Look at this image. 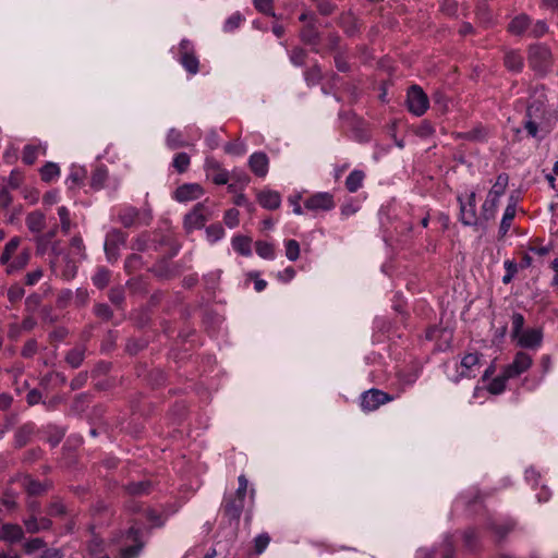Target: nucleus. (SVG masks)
Returning <instances> with one entry per match:
<instances>
[{
    "label": "nucleus",
    "instance_id": "51",
    "mask_svg": "<svg viewBox=\"0 0 558 558\" xmlns=\"http://www.w3.org/2000/svg\"><path fill=\"white\" fill-rule=\"evenodd\" d=\"M255 8L264 14L275 15L272 12V0H253Z\"/></svg>",
    "mask_w": 558,
    "mask_h": 558
},
{
    "label": "nucleus",
    "instance_id": "59",
    "mask_svg": "<svg viewBox=\"0 0 558 558\" xmlns=\"http://www.w3.org/2000/svg\"><path fill=\"white\" fill-rule=\"evenodd\" d=\"M238 481H239V487L234 495H236V497L244 499L245 495H246L248 482L244 475H240Z\"/></svg>",
    "mask_w": 558,
    "mask_h": 558
},
{
    "label": "nucleus",
    "instance_id": "15",
    "mask_svg": "<svg viewBox=\"0 0 558 558\" xmlns=\"http://www.w3.org/2000/svg\"><path fill=\"white\" fill-rule=\"evenodd\" d=\"M244 507V499L231 495L225 499L223 511L232 520H239Z\"/></svg>",
    "mask_w": 558,
    "mask_h": 558
},
{
    "label": "nucleus",
    "instance_id": "42",
    "mask_svg": "<svg viewBox=\"0 0 558 558\" xmlns=\"http://www.w3.org/2000/svg\"><path fill=\"white\" fill-rule=\"evenodd\" d=\"M530 27V36L534 38H541L545 36L549 31L547 23L543 20L536 21L533 25L531 24Z\"/></svg>",
    "mask_w": 558,
    "mask_h": 558
},
{
    "label": "nucleus",
    "instance_id": "54",
    "mask_svg": "<svg viewBox=\"0 0 558 558\" xmlns=\"http://www.w3.org/2000/svg\"><path fill=\"white\" fill-rule=\"evenodd\" d=\"M35 243H36L37 254L44 255L48 251L49 245L51 244V241H48L43 235L38 234L35 238Z\"/></svg>",
    "mask_w": 558,
    "mask_h": 558
},
{
    "label": "nucleus",
    "instance_id": "61",
    "mask_svg": "<svg viewBox=\"0 0 558 558\" xmlns=\"http://www.w3.org/2000/svg\"><path fill=\"white\" fill-rule=\"evenodd\" d=\"M241 21L242 19L239 14L231 15L225 23V31L230 32L235 29L240 25Z\"/></svg>",
    "mask_w": 558,
    "mask_h": 558
},
{
    "label": "nucleus",
    "instance_id": "10",
    "mask_svg": "<svg viewBox=\"0 0 558 558\" xmlns=\"http://www.w3.org/2000/svg\"><path fill=\"white\" fill-rule=\"evenodd\" d=\"M206 174L215 184L222 185L229 181V172L213 157H207L204 165Z\"/></svg>",
    "mask_w": 558,
    "mask_h": 558
},
{
    "label": "nucleus",
    "instance_id": "35",
    "mask_svg": "<svg viewBox=\"0 0 558 558\" xmlns=\"http://www.w3.org/2000/svg\"><path fill=\"white\" fill-rule=\"evenodd\" d=\"M40 149V146L26 145L23 149V162L26 165H33L37 159Z\"/></svg>",
    "mask_w": 558,
    "mask_h": 558
},
{
    "label": "nucleus",
    "instance_id": "24",
    "mask_svg": "<svg viewBox=\"0 0 558 558\" xmlns=\"http://www.w3.org/2000/svg\"><path fill=\"white\" fill-rule=\"evenodd\" d=\"M166 144L170 149L187 147L190 144L184 140L181 131L172 128L168 131Z\"/></svg>",
    "mask_w": 558,
    "mask_h": 558
},
{
    "label": "nucleus",
    "instance_id": "1",
    "mask_svg": "<svg viewBox=\"0 0 558 558\" xmlns=\"http://www.w3.org/2000/svg\"><path fill=\"white\" fill-rule=\"evenodd\" d=\"M547 96L544 87L534 89L532 100L529 102L525 114L524 129L531 137H537L539 125L545 119Z\"/></svg>",
    "mask_w": 558,
    "mask_h": 558
},
{
    "label": "nucleus",
    "instance_id": "8",
    "mask_svg": "<svg viewBox=\"0 0 558 558\" xmlns=\"http://www.w3.org/2000/svg\"><path fill=\"white\" fill-rule=\"evenodd\" d=\"M180 63L191 74H196L198 71V60L194 56L192 43L187 39L180 43Z\"/></svg>",
    "mask_w": 558,
    "mask_h": 558
},
{
    "label": "nucleus",
    "instance_id": "52",
    "mask_svg": "<svg viewBox=\"0 0 558 558\" xmlns=\"http://www.w3.org/2000/svg\"><path fill=\"white\" fill-rule=\"evenodd\" d=\"M45 543L41 538L36 537L24 544V549L27 554H32L37 551L44 547Z\"/></svg>",
    "mask_w": 558,
    "mask_h": 558
},
{
    "label": "nucleus",
    "instance_id": "33",
    "mask_svg": "<svg viewBox=\"0 0 558 558\" xmlns=\"http://www.w3.org/2000/svg\"><path fill=\"white\" fill-rule=\"evenodd\" d=\"M510 379V377H506V371L504 369L502 374L494 378L488 385V391L493 395L501 393L506 388V381Z\"/></svg>",
    "mask_w": 558,
    "mask_h": 558
},
{
    "label": "nucleus",
    "instance_id": "30",
    "mask_svg": "<svg viewBox=\"0 0 558 558\" xmlns=\"http://www.w3.org/2000/svg\"><path fill=\"white\" fill-rule=\"evenodd\" d=\"M20 238L19 236H14L4 246V250H3V253L0 257V262L1 264H9L12 255L14 254V252L17 250L19 245H20Z\"/></svg>",
    "mask_w": 558,
    "mask_h": 558
},
{
    "label": "nucleus",
    "instance_id": "26",
    "mask_svg": "<svg viewBox=\"0 0 558 558\" xmlns=\"http://www.w3.org/2000/svg\"><path fill=\"white\" fill-rule=\"evenodd\" d=\"M365 173L362 170H353L345 179V187L349 192H356L363 184Z\"/></svg>",
    "mask_w": 558,
    "mask_h": 558
},
{
    "label": "nucleus",
    "instance_id": "23",
    "mask_svg": "<svg viewBox=\"0 0 558 558\" xmlns=\"http://www.w3.org/2000/svg\"><path fill=\"white\" fill-rule=\"evenodd\" d=\"M23 534L22 527L17 524H3L0 529V536L9 543L19 542L22 539Z\"/></svg>",
    "mask_w": 558,
    "mask_h": 558
},
{
    "label": "nucleus",
    "instance_id": "13",
    "mask_svg": "<svg viewBox=\"0 0 558 558\" xmlns=\"http://www.w3.org/2000/svg\"><path fill=\"white\" fill-rule=\"evenodd\" d=\"M304 206L306 209L313 211L330 210L335 207V202L329 193H317L308 197L305 201Z\"/></svg>",
    "mask_w": 558,
    "mask_h": 558
},
{
    "label": "nucleus",
    "instance_id": "58",
    "mask_svg": "<svg viewBox=\"0 0 558 558\" xmlns=\"http://www.w3.org/2000/svg\"><path fill=\"white\" fill-rule=\"evenodd\" d=\"M95 314L104 319H109L111 317V310L107 304H97L95 305Z\"/></svg>",
    "mask_w": 558,
    "mask_h": 558
},
{
    "label": "nucleus",
    "instance_id": "57",
    "mask_svg": "<svg viewBox=\"0 0 558 558\" xmlns=\"http://www.w3.org/2000/svg\"><path fill=\"white\" fill-rule=\"evenodd\" d=\"M65 513V507L61 501H54L50 505L48 514L51 517H60Z\"/></svg>",
    "mask_w": 558,
    "mask_h": 558
},
{
    "label": "nucleus",
    "instance_id": "5",
    "mask_svg": "<svg viewBox=\"0 0 558 558\" xmlns=\"http://www.w3.org/2000/svg\"><path fill=\"white\" fill-rule=\"evenodd\" d=\"M393 398L379 389H369L361 397V408L371 412L377 410L380 405L392 401Z\"/></svg>",
    "mask_w": 558,
    "mask_h": 558
},
{
    "label": "nucleus",
    "instance_id": "38",
    "mask_svg": "<svg viewBox=\"0 0 558 558\" xmlns=\"http://www.w3.org/2000/svg\"><path fill=\"white\" fill-rule=\"evenodd\" d=\"M523 326H524L523 315L520 313H514L511 316V337H512V339L517 338L518 336H520V333L522 331H524Z\"/></svg>",
    "mask_w": 558,
    "mask_h": 558
},
{
    "label": "nucleus",
    "instance_id": "37",
    "mask_svg": "<svg viewBox=\"0 0 558 558\" xmlns=\"http://www.w3.org/2000/svg\"><path fill=\"white\" fill-rule=\"evenodd\" d=\"M256 253L265 259H274L275 258V250L270 243L258 241L256 242Z\"/></svg>",
    "mask_w": 558,
    "mask_h": 558
},
{
    "label": "nucleus",
    "instance_id": "22",
    "mask_svg": "<svg viewBox=\"0 0 558 558\" xmlns=\"http://www.w3.org/2000/svg\"><path fill=\"white\" fill-rule=\"evenodd\" d=\"M500 198L487 194L481 207V218L489 221L495 218Z\"/></svg>",
    "mask_w": 558,
    "mask_h": 558
},
{
    "label": "nucleus",
    "instance_id": "53",
    "mask_svg": "<svg viewBox=\"0 0 558 558\" xmlns=\"http://www.w3.org/2000/svg\"><path fill=\"white\" fill-rule=\"evenodd\" d=\"M128 490L132 495L145 494L148 492V483L147 482L131 483L128 486Z\"/></svg>",
    "mask_w": 558,
    "mask_h": 558
},
{
    "label": "nucleus",
    "instance_id": "47",
    "mask_svg": "<svg viewBox=\"0 0 558 558\" xmlns=\"http://www.w3.org/2000/svg\"><path fill=\"white\" fill-rule=\"evenodd\" d=\"M25 294V290L20 284H13L8 290V298L10 302L15 303L20 301Z\"/></svg>",
    "mask_w": 558,
    "mask_h": 558
},
{
    "label": "nucleus",
    "instance_id": "16",
    "mask_svg": "<svg viewBox=\"0 0 558 558\" xmlns=\"http://www.w3.org/2000/svg\"><path fill=\"white\" fill-rule=\"evenodd\" d=\"M251 170L258 177H265L268 172L269 159L264 153H254L248 159Z\"/></svg>",
    "mask_w": 558,
    "mask_h": 558
},
{
    "label": "nucleus",
    "instance_id": "46",
    "mask_svg": "<svg viewBox=\"0 0 558 558\" xmlns=\"http://www.w3.org/2000/svg\"><path fill=\"white\" fill-rule=\"evenodd\" d=\"M225 150L227 154L234 155V156H242L246 151L245 144L236 141L234 143H228L225 146Z\"/></svg>",
    "mask_w": 558,
    "mask_h": 558
},
{
    "label": "nucleus",
    "instance_id": "2",
    "mask_svg": "<svg viewBox=\"0 0 558 558\" xmlns=\"http://www.w3.org/2000/svg\"><path fill=\"white\" fill-rule=\"evenodd\" d=\"M530 66L539 73H546L554 63L551 50L545 44H534L529 48Z\"/></svg>",
    "mask_w": 558,
    "mask_h": 558
},
{
    "label": "nucleus",
    "instance_id": "25",
    "mask_svg": "<svg viewBox=\"0 0 558 558\" xmlns=\"http://www.w3.org/2000/svg\"><path fill=\"white\" fill-rule=\"evenodd\" d=\"M505 65L508 70L520 72L523 68V57L519 51L510 50L505 53Z\"/></svg>",
    "mask_w": 558,
    "mask_h": 558
},
{
    "label": "nucleus",
    "instance_id": "32",
    "mask_svg": "<svg viewBox=\"0 0 558 558\" xmlns=\"http://www.w3.org/2000/svg\"><path fill=\"white\" fill-rule=\"evenodd\" d=\"M234 251L241 255L248 256L251 254V241L245 236H234L232 240Z\"/></svg>",
    "mask_w": 558,
    "mask_h": 558
},
{
    "label": "nucleus",
    "instance_id": "60",
    "mask_svg": "<svg viewBox=\"0 0 558 558\" xmlns=\"http://www.w3.org/2000/svg\"><path fill=\"white\" fill-rule=\"evenodd\" d=\"M19 185L20 178L14 172H11V174L7 179H4L2 183V186H8L11 191L17 189Z\"/></svg>",
    "mask_w": 558,
    "mask_h": 558
},
{
    "label": "nucleus",
    "instance_id": "39",
    "mask_svg": "<svg viewBox=\"0 0 558 558\" xmlns=\"http://www.w3.org/2000/svg\"><path fill=\"white\" fill-rule=\"evenodd\" d=\"M172 166L180 173H183L187 170L190 166V156L186 153H179L173 158Z\"/></svg>",
    "mask_w": 558,
    "mask_h": 558
},
{
    "label": "nucleus",
    "instance_id": "17",
    "mask_svg": "<svg viewBox=\"0 0 558 558\" xmlns=\"http://www.w3.org/2000/svg\"><path fill=\"white\" fill-rule=\"evenodd\" d=\"M515 214H517V202H515V199H513V197H511L505 211H504V215H502V218L500 221V227H499L500 236H505L508 233V231L512 225V221L515 217Z\"/></svg>",
    "mask_w": 558,
    "mask_h": 558
},
{
    "label": "nucleus",
    "instance_id": "18",
    "mask_svg": "<svg viewBox=\"0 0 558 558\" xmlns=\"http://www.w3.org/2000/svg\"><path fill=\"white\" fill-rule=\"evenodd\" d=\"M257 201L262 207L269 210L279 208L281 204L280 194L270 190L259 192L257 195Z\"/></svg>",
    "mask_w": 558,
    "mask_h": 558
},
{
    "label": "nucleus",
    "instance_id": "20",
    "mask_svg": "<svg viewBox=\"0 0 558 558\" xmlns=\"http://www.w3.org/2000/svg\"><path fill=\"white\" fill-rule=\"evenodd\" d=\"M531 22L532 21L529 15H526L524 13L519 14L510 21V23L508 25V31L512 35L520 36L522 34H524V32H526L530 28Z\"/></svg>",
    "mask_w": 558,
    "mask_h": 558
},
{
    "label": "nucleus",
    "instance_id": "31",
    "mask_svg": "<svg viewBox=\"0 0 558 558\" xmlns=\"http://www.w3.org/2000/svg\"><path fill=\"white\" fill-rule=\"evenodd\" d=\"M29 260V252L23 251L13 262L7 266V272L12 274L19 269L24 268Z\"/></svg>",
    "mask_w": 558,
    "mask_h": 558
},
{
    "label": "nucleus",
    "instance_id": "48",
    "mask_svg": "<svg viewBox=\"0 0 558 558\" xmlns=\"http://www.w3.org/2000/svg\"><path fill=\"white\" fill-rule=\"evenodd\" d=\"M223 221L229 228H235L239 225V210L234 208L227 210Z\"/></svg>",
    "mask_w": 558,
    "mask_h": 558
},
{
    "label": "nucleus",
    "instance_id": "28",
    "mask_svg": "<svg viewBox=\"0 0 558 558\" xmlns=\"http://www.w3.org/2000/svg\"><path fill=\"white\" fill-rule=\"evenodd\" d=\"M508 180H509V178L507 174H505V173L499 174L496 179L495 184L489 190L488 194L500 198L506 192V189L508 185Z\"/></svg>",
    "mask_w": 558,
    "mask_h": 558
},
{
    "label": "nucleus",
    "instance_id": "9",
    "mask_svg": "<svg viewBox=\"0 0 558 558\" xmlns=\"http://www.w3.org/2000/svg\"><path fill=\"white\" fill-rule=\"evenodd\" d=\"M203 195L204 189L198 183H185L179 186L173 193L174 199L179 203L195 201L201 198Z\"/></svg>",
    "mask_w": 558,
    "mask_h": 558
},
{
    "label": "nucleus",
    "instance_id": "44",
    "mask_svg": "<svg viewBox=\"0 0 558 558\" xmlns=\"http://www.w3.org/2000/svg\"><path fill=\"white\" fill-rule=\"evenodd\" d=\"M58 216L60 218L61 230L63 233L68 234L71 229V219L70 211L65 206H61L58 208Z\"/></svg>",
    "mask_w": 558,
    "mask_h": 558
},
{
    "label": "nucleus",
    "instance_id": "29",
    "mask_svg": "<svg viewBox=\"0 0 558 558\" xmlns=\"http://www.w3.org/2000/svg\"><path fill=\"white\" fill-rule=\"evenodd\" d=\"M85 355V349L83 347H76L70 350L65 356L66 362L74 368L78 367Z\"/></svg>",
    "mask_w": 558,
    "mask_h": 558
},
{
    "label": "nucleus",
    "instance_id": "41",
    "mask_svg": "<svg viewBox=\"0 0 558 558\" xmlns=\"http://www.w3.org/2000/svg\"><path fill=\"white\" fill-rule=\"evenodd\" d=\"M286 256L289 260L294 262L300 256V244L295 240H288L284 243Z\"/></svg>",
    "mask_w": 558,
    "mask_h": 558
},
{
    "label": "nucleus",
    "instance_id": "63",
    "mask_svg": "<svg viewBox=\"0 0 558 558\" xmlns=\"http://www.w3.org/2000/svg\"><path fill=\"white\" fill-rule=\"evenodd\" d=\"M233 203L236 205V206H244L246 207L250 211H252L254 209V206L248 202V199L246 198V196L242 193L238 194L235 197H234V201Z\"/></svg>",
    "mask_w": 558,
    "mask_h": 558
},
{
    "label": "nucleus",
    "instance_id": "62",
    "mask_svg": "<svg viewBox=\"0 0 558 558\" xmlns=\"http://www.w3.org/2000/svg\"><path fill=\"white\" fill-rule=\"evenodd\" d=\"M43 277V270L41 269H36L34 271H31L26 275L25 277V282L26 284L28 286H34L35 283H37Z\"/></svg>",
    "mask_w": 558,
    "mask_h": 558
},
{
    "label": "nucleus",
    "instance_id": "21",
    "mask_svg": "<svg viewBox=\"0 0 558 558\" xmlns=\"http://www.w3.org/2000/svg\"><path fill=\"white\" fill-rule=\"evenodd\" d=\"M86 257L85 246L81 236L72 238L70 242V253L68 258V263H76Z\"/></svg>",
    "mask_w": 558,
    "mask_h": 558
},
{
    "label": "nucleus",
    "instance_id": "49",
    "mask_svg": "<svg viewBox=\"0 0 558 558\" xmlns=\"http://www.w3.org/2000/svg\"><path fill=\"white\" fill-rule=\"evenodd\" d=\"M270 542V537L267 533L259 534L255 537L254 544H255V551L257 554H262L268 546Z\"/></svg>",
    "mask_w": 558,
    "mask_h": 558
},
{
    "label": "nucleus",
    "instance_id": "6",
    "mask_svg": "<svg viewBox=\"0 0 558 558\" xmlns=\"http://www.w3.org/2000/svg\"><path fill=\"white\" fill-rule=\"evenodd\" d=\"M460 203V220L464 226H475L477 222L476 216V195L475 192H471L468 195V199L463 201L462 197H458Z\"/></svg>",
    "mask_w": 558,
    "mask_h": 558
},
{
    "label": "nucleus",
    "instance_id": "3",
    "mask_svg": "<svg viewBox=\"0 0 558 558\" xmlns=\"http://www.w3.org/2000/svg\"><path fill=\"white\" fill-rule=\"evenodd\" d=\"M407 105L411 113L415 114L416 117H421L428 109L429 101L423 89L417 85H413L408 90Z\"/></svg>",
    "mask_w": 558,
    "mask_h": 558
},
{
    "label": "nucleus",
    "instance_id": "55",
    "mask_svg": "<svg viewBox=\"0 0 558 558\" xmlns=\"http://www.w3.org/2000/svg\"><path fill=\"white\" fill-rule=\"evenodd\" d=\"M12 203L11 190L8 186H1L0 190V206L7 208Z\"/></svg>",
    "mask_w": 558,
    "mask_h": 558
},
{
    "label": "nucleus",
    "instance_id": "7",
    "mask_svg": "<svg viewBox=\"0 0 558 558\" xmlns=\"http://www.w3.org/2000/svg\"><path fill=\"white\" fill-rule=\"evenodd\" d=\"M533 363V357L523 351H519L512 363L505 367L506 377L515 378L526 372Z\"/></svg>",
    "mask_w": 558,
    "mask_h": 558
},
{
    "label": "nucleus",
    "instance_id": "50",
    "mask_svg": "<svg viewBox=\"0 0 558 558\" xmlns=\"http://www.w3.org/2000/svg\"><path fill=\"white\" fill-rule=\"evenodd\" d=\"M102 539L94 535L88 542V551L90 553V555L98 556L99 554L102 553Z\"/></svg>",
    "mask_w": 558,
    "mask_h": 558
},
{
    "label": "nucleus",
    "instance_id": "19",
    "mask_svg": "<svg viewBox=\"0 0 558 558\" xmlns=\"http://www.w3.org/2000/svg\"><path fill=\"white\" fill-rule=\"evenodd\" d=\"M25 222L28 230L38 235L41 234V231L46 226V216L41 211L35 210L26 216Z\"/></svg>",
    "mask_w": 558,
    "mask_h": 558
},
{
    "label": "nucleus",
    "instance_id": "45",
    "mask_svg": "<svg viewBox=\"0 0 558 558\" xmlns=\"http://www.w3.org/2000/svg\"><path fill=\"white\" fill-rule=\"evenodd\" d=\"M23 485H24L25 489L27 490V493L31 495H38L46 489L45 486L40 482H37L31 477H26L24 480Z\"/></svg>",
    "mask_w": 558,
    "mask_h": 558
},
{
    "label": "nucleus",
    "instance_id": "43",
    "mask_svg": "<svg viewBox=\"0 0 558 558\" xmlns=\"http://www.w3.org/2000/svg\"><path fill=\"white\" fill-rule=\"evenodd\" d=\"M108 177V172L106 169L98 168L93 172L92 175V186L96 190H99L104 186Z\"/></svg>",
    "mask_w": 558,
    "mask_h": 558
},
{
    "label": "nucleus",
    "instance_id": "36",
    "mask_svg": "<svg viewBox=\"0 0 558 558\" xmlns=\"http://www.w3.org/2000/svg\"><path fill=\"white\" fill-rule=\"evenodd\" d=\"M40 173L44 181L50 182L59 175L60 169L56 163L48 162L41 168Z\"/></svg>",
    "mask_w": 558,
    "mask_h": 558
},
{
    "label": "nucleus",
    "instance_id": "40",
    "mask_svg": "<svg viewBox=\"0 0 558 558\" xmlns=\"http://www.w3.org/2000/svg\"><path fill=\"white\" fill-rule=\"evenodd\" d=\"M207 240L211 243L219 241L225 235V230L221 225H210L206 229Z\"/></svg>",
    "mask_w": 558,
    "mask_h": 558
},
{
    "label": "nucleus",
    "instance_id": "27",
    "mask_svg": "<svg viewBox=\"0 0 558 558\" xmlns=\"http://www.w3.org/2000/svg\"><path fill=\"white\" fill-rule=\"evenodd\" d=\"M140 213L134 207H126L120 214L121 223L129 228L136 223L138 219Z\"/></svg>",
    "mask_w": 558,
    "mask_h": 558
},
{
    "label": "nucleus",
    "instance_id": "11",
    "mask_svg": "<svg viewBox=\"0 0 558 558\" xmlns=\"http://www.w3.org/2000/svg\"><path fill=\"white\" fill-rule=\"evenodd\" d=\"M514 340L521 348L535 350L542 344L543 332L541 328H529L522 331Z\"/></svg>",
    "mask_w": 558,
    "mask_h": 558
},
{
    "label": "nucleus",
    "instance_id": "34",
    "mask_svg": "<svg viewBox=\"0 0 558 558\" xmlns=\"http://www.w3.org/2000/svg\"><path fill=\"white\" fill-rule=\"evenodd\" d=\"M110 279V272L106 268H98L96 274L93 276V283L99 288L104 289L108 286Z\"/></svg>",
    "mask_w": 558,
    "mask_h": 558
},
{
    "label": "nucleus",
    "instance_id": "4",
    "mask_svg": "<svg viewBox=\"0 0 558 558\" xmlns=\"http://www.w3.org/2000/svg\"><path fill=\"white\" fill-rule=\"evenodd\" d=\"M209 211L205 202L197 203L184 217V228L187 232L202 229L208 220Z\"/></svg>",
    "mask_w": 558,
    "mask_h": 558
},
{
    "label": "nucleus",
    "instance_id": "56",
    "mask_svg": "<svg viewBox=\"0 0 558 558\" xmlns=\"http://www.w3.org/2000/svg\"><path fill=\"white\" fill-rule=\"evenodd\" d=\"M37 351V342L34 339L28 340L23 349H22V355L24 357H31L33 356Z\"/></svg>",
    "mask_w": 558,
    "mask_h": 558
},
{
    "label": "nucleus",
    "instance_id": "14",
    "mask_svg": "<svg viewBox=\"0 0 558 558\" xmlns=\"http://www.w3.org/2000/svg\"><path fill=\"white\" fill-rule=\"evenodd\" d=\"M29 507L33 511V514L29 518L24 520V525L26 527V531L28 533H37V532L50 529L51 521L48 518H44V517L37 518L35 514L36 507L34 504H31Z\"/></svg>",
    "mask_w": 558,
    "mask_h": 558
},
{
    "label": "nucleus",
    "instance_id": "12",
    "mask_svg": "<svg viewBox=\"0 0 558 558\" xmlns=\"http://www.w3.org/2000/svg\"><path fill=\"white\" fill-rule=\"evenodd\" d=\"M480 367V355L477 353H469L464 355L461 360L460 366L458 368V376L454 380H459L460 378L466 377H475L476 372Z\"/></svg>",
    "mask_w": 558,
    "mask_h": 558
},
{
    "label": "nucleus",
    "instance_id": "64",
    "mask_svg": "<svg viewBox=\"0 0 558 558\" xmlns=\"http://www.w3.org/2000/svg\"><path fill=\"white\" fill-rule=\"evenodd\" d=\"M41 400V393L37 389L31 390L26 396V401L29 405H35Z\"/></svg>",
    "mask_w": 558,
    "mask_h": 558
}]
</instances>
